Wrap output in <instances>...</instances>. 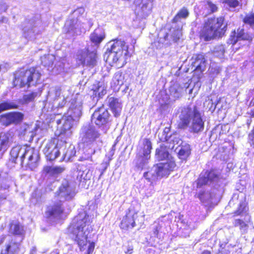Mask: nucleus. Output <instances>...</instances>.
<instances>
[{"label": "nucleus", "instance_id": "1", "mask_svg": "<svg viewBox=\"0 0 254 254\" xmlns=\"http://www.w3.org/2000/svg\"><path fill=\"white\" fill-rule=\"evenodd\" d=\"M169 157L168 148L164 145H160L156 149L155 158L158 161L166 160L167 162L154 165L148 171L144 173L143 177L152 183L169 175L176 167L175 162L169 160Z\"/></svg>", "mask_w": 254, "mask_h": 254}, {"label": "nucleus", "instance_id": "2", "mask_svg": "<svg viewBox=\"0 0 254 254\" xmlns=\"http://www.w3.org/2000/svg\"><path fill=\"white\" fill-rule=\"evenodd\" d=\"M10 160L14 163L19 162L25 170H34L38 166L39 151L27 145H16L12 148L10 152Z\"/></svg>", "mask_w": 254, "mask_h": 254}, {"label": "nucleus", "instance_id": "3", "mask_svg": "<svg viewBox=\"0 0 254 254\" xmlns=\"http://www.w3.org/2000/svg\"><path fill=\"white\" fill-rule=\"evenodd\" d=\"M178 127L187 129L190 132L197 133L204 128V122L201 114L196 106H187L180 108L178 111Z\"/></svg>", "mask_w": 254, "mask_h": 254}, {"label": "nucleus", "instance_id": "4", "mask_svg": "<svg viewBox=\"0 0 254 254\" xmlns=\"http://www.w3.org/2000/svg\"><path fill=\"white\" fill-rule=\"evenodd\" d=\"M92 219V215L88 214L86 211H83L74 218L68 228V232L72 234L73 239L77 242L81 251L85 249L84 247L87 242L88 233L84 231V227L91 223Z\"/></svg>", "mask_w": 254, "mask_h": 254}, {"label": "nucleus", "instance_id": "5", "mask_svg": "<svg viewBox=\"0 0 254 254\" xmlns=\"http://www.w3.org/2000/svg\"><path fill=\"white\" fill-rule=\"evenodd\" d=\"M100 135V134L93 126L86 125L82 128L81 137L83 147L82 150V155L79 158V161H92V156L96 152V140Z\"/></svg>", "mask_w": 254, "mask_h": 254}, {"label": "nucleus", "instance_id": "6", "mask_svg": "<svg viewBox=\"0 0 254 254\" xmlns=\"http://www.w3.org/2000/svg\"><path fill=\"white\" fill-rule=\"evenodd\" d=\"M227 25L223 16L208 18L205 22L200 32V37L204 41H208L216 37H222L226 31Z\"/></svg>", "mask_w": 254, "mask_h": 254}, {"label": "nucleus", "instance_id": "7", "mask_svg": "<svg viewBox=\"0 0 254 254\" xmlns=\"http://www.w3.org/2000/svg\"><path fill=\"white\" fill-rule=\"evenodd\" d=\"M57 198L52 204L50 205L47 208L45 212V216L48 221L52 224L60 223L62 220L64 208V185L59 188V190L55 193Z\"/></svg>", "mask_w": 254, "mask_h": 254}, {"label": "nucleus", "instance_id": "8", "mask_svg": "<svg viewBox=\"0 0 254 254\" xmlns=\"http://www.w3.org/2000/svg\"><path fill=\"white\" fill-rule=\"evenodd\" d=\"M81 104L77 98L71 99L69 108L64 114V136L71 135V129L81 115Z\"/></svg>", "mask_w": 254, "mask_h": 254}, {"label": "nucleus", "instance_id": "9", "mask_svg": "<svg viewBox=\"0 0 254 254\" xmlns=\"http://www.w3.org/2000/svg\"><path fill=\"white\" fill-rule=\"evenodd\" d=\"M109 46L110 48H108L104 55V59L111 65L116 63L122 57H126L128 55V46L124 41L115 39L110 42Z\"/></svg>", "mask_w": 254, "mask_h": 254}, {"label": "nucleus", "instance_id": "10", "mask_svg": "<svg viewBox=\"0 0 254 254\" xmlns=\"http://www.w3.org/2000/svg\"><path fill=\"white\" fill-rule=\"evenodd\" d=\"M41 73L35 68L32 67L25 72H21L13 81L15 86L27 88L42 83Z\"/></svg>", "mask_w": 254, "mask_h": 254}, {"label": "nucleus", "instance_id": "11", "mask_svg": "<svg viewBox=\"0 0 254 254\" xmlns=\"http://www.w3.org/2000/svg\"><path fill=\"white\" fill-rule=\"evenodd\" d=\"M151 149L152 143L150 140L147 138L143 139L142 145L137 150L136 158L134 160L135 167L138 170L145 169L148 166Z\"/></svg>", "mask_w": 254, "mask_h": 254}, {"label": "nucleus", "instance_id": "12", "mask_svg": "<svg viewBox=\"0 0 254 254\" xmlns=\"http://www.w3.org/2000/svg\"><path fill=\"white\" fill-rule=\"evenodd\" d=\"M21 27L24 37L31 40H35L42 30L40 19H26L22 24Z\"/></svg>", "mask_w": 254, "mask_h": 254}, {"label": "nucleus", "instance_id": "13", "mask_svg": "<svg viewBox=\"0 0 254 254\" xmlns=\"http://www.w3.org/2000/svg\"><path fill=\"white\" fill-rule=\"evenodd\" d=\"M97 55L96 51L90 48L88 46L84 49L79 50L76 54V60L83 66L93 67L96 65Z\"/></svg>", "mask_w": 254, "mask_h": 254}, {"label": "nucleus", "instance_id": "14", "mask_svg": "<svg viewBox=\"0 0 254 254\" xmlns=\"http://www.w3.org/2000/svg\"><path fill=\"white\" fill-rule=\"evenodd\" d=\"M110 117L108 110L102 106L95 110L91 117V121L99 127H102L104 132L106 133L110 127Z\"/></svg>", "mask_w": 254, "mask_h": 254}, {"label": "nucleus", "instance_id": "15", "mask_svg": "<svg viewBox=\"0 0 254 254\" xmlns=\"http://www.w3.org/2000/svg\"><path fill=\"white\" fill-rule=\"evenodd\" d=\"M245 203H240L239 207L235 212L236 215L244 216V219H236L233 223L235 227H239L240 230L243 233H246L249 228V223L251 222V216L247 213Z\"/></svg>", "mask_w": 254, "mask_h": 254}, {"label": "nucleus", "instance_id": "16", "mask_svg": "<svg viewBox=\"0 0 254 254\" xmlns=\"http://www.w3.org/2000/svg\"><path fill=\"white\" fill-rule=\"evenodd\" d=\"M62 141L59 142L58 139H54L48 143L43 149L48 160L53 161L60 154V149L62 146Z\"/></svg>", "mask_w": 254, "mask_h": 254}, {"label": "nucleus", "instance_id": "17", "mask_svg": "<svg viewBox=\"0 0 254 254\" xmlns=\"http://www.w3.org/2000/svg\"><path fill=\"white\" fill-rule=\"evenodd\" d=\"M24 115L19 112H12L0 116V122L5 126L11 124H17L22 122Z\"/></svg>", "mask_w": 254, "mask_h": 254}, {"label": "nucleus", "instance_id": "18", "mask_svg": "<svg viewBox=\"0 0 254 254\" xmlns=\"http://www.w3.org/2000/svg\"><path fill=\"white\" fill-rule=\"evenodd\" d=\"M219 177L213 170L202 173L197 180V187L200 188L203 185H213L218 183Z\"/></svg>", "mask_w": 254, "mask_h": 254}, {"label": "nucleus", "instance_id": "19", "mask_svg": "<svg viewBox=\"0 0 254 254\" xmlns=\"http://www.w3.org/2000/svg\"><path fill=\"white\" fill-rule=\"evenodd\" d=\"M91 92L90 98L92 100V103L90 105L93 107L97 104L99 99L102 98L106 94L107 90L103 83L99 82L97 86L94 87Z\"/></svg>", "mask_w": 254, "mask_h": 254}, {"label": "nucleus", "instance_id": "20", "mask_svg": "<svg viewBox=\"0 0 254 254\" xmlns=\"http://www.w3.org/2000/svg\"><path fill=\"white\" fill-rule=\"evenodd\" d=\"M13 141L11 132H1L0 133V155H2L9 147Z\"/></svg>", "mask_w": 254, "mask_h": 254}, {"label": "nucleus", "instance_id": "21", "mask_svg": "<svg viewBox=\"0 0 254 254\" xmlns=\"http://www.w3.org/2000/svg\"><path fill=\"white\" fill-rule=\"evenodd\" d=\"M114 116L117 117L120 115L122 109V104L119 98L108 96L106 100Z\"/></svg>", "mask_w": 254, "mask_h": 254}, {"label": "nucleus", "instance_id": "22", "mask_svg": "<svg viewBox=\"0 0 254 254\" xmlns=\"http://www.w3.org/2000/svg\"><path fill=\"white\" fill-rule=\"evenodd\" d=\"M191 61V65L194 67V70L199 71L201 72L205 70L207 61L203 55H195L192 57Z\"/></svg>", "mask_w": 254, "mask_h": 254}, {"label": "nucleus", "instance_id": "23", "mask_svg": "<svg viewBox=\"0 0 254 254\" xmlns=\"http://www.w3.org/2000/svg\"><path fill=\"white\" fill-rule=\"evenodd\" d=\"M105 37V33L102 29L98 28L91 34L90 39L92 44L91 49L96 51L100 43L103 41Z\"/></svg>", "mask_w": 254, "mask_h": 254}, {"label": "nucleus", "instance_id": "24", "mask_svg": "<svg viewBox=\"0 0 254 254\" xmlns=\"http://www.w3.org/2000/svg\"><path fill=\"white\" fill-rule=\"evenodd\" d=\"M252 37L251 35L245 32L243 29L239 28L237 30V33L235 32L232 33L229 40V43L230 44L234 45L238 41L240 40L250 41L252 40Z\"/></svg>", "mask_w": 254, "mask_h": 254}, {"label": "nucleus", "instance_id": "25", "mask_svg": "<svg viewBox=\"0 0 254 254\" xmlns=\"http://www.w3.org/2000/svg\"><path fill=\"white\" fill-rule=\"evenodd\" d=\"M181 28L182 27L179 26L177 29H175L174 28H171L170 29V35L167 33L163 39H160L159 42H161L162 44H163V43L166 40H169L170 44H172V43L178 42L182 35Z\"/></svg>", "mask_w": 254, "mask_h": 254}, {"label": "nucleus", "instance_id": "26", "mask_svg": "<svg viewBox=\"0 0 254 254\" xmlns=\"http://www.w3.org/2000/svg\"><path fill=\"white\" fill-rule=\"evenodd\" d=\"M137 217V213L129 211L123 218L121 223V228L122 229L132 228L135 226V219Z\"/></svg>", "mask_w": 254, "mask_h": 254}, {"label": "nucleus", "instance_id": "27", "mask_svg": "<svg viewBox=\"0 0 254 254\" xmlns=\"http://www.w3.org/2000/svg\"><path fill=\"white\" fill-rule=\"evenodd\" d=\"M201 8L200 9V13L204 16L216 12L218 10V7L216 4L213 3L210 0H206L202 2Z\"/></svg>", "mask_w": 254, "mask_h": 254}, {"label": "nucleus", "instance_id": "28", "mask_svg": "<svg viewBox=\"0 0 254 254\" xmlns=\"http://www.w3.org/2000/svg\"><path fill=\"white\" fill-rule=\"evenodd\" d=\"M76 183L69 182L68 179L66 184L64 185V201L71 200L74 197L76 193Z\"/></svg>", "mask_w": 254, "mask_h": 254}, {"label": "nucleus", "instance_id": "29", "mask_svg": "<svg viewBox=\"0 0 254 254\" xmlns=\"http://www.w3.org/2000/svg\"><path fill=\"white\" fill-rule=\"evenodd\" d=\"M219 191L217 189H213L207 190L201 192L199 194V198L201 201L206 202H211L214 199L219 196Z\"/></svg>", "mask_w": 254, "mask_h": 254}, {"label": "nucleus", "instance_id": "30", "mask_svg": "<svg viewBox=\"0 0 254 254\" xmlns=\"http://www.w3.org/2000/svg\"><path fill=\"white\" fill-rule=\"evenodd\" d=\"M189 14L188 9L185 7H183L178 12L177 14L173 19V23L178 24L179 27H182L183 23L181 20L186 19L189 16Z\"/></svg>", "mask_w": 254, "mask_h": 254}, {"label": "nucleus", "instance_id": "31", "mask_svg": "<svg viewBox=\"0 0 254 254\" xmlns=\"http://www.w3.org/2000/svg\"><path fill=\"white\" fill-rule=\"evenodd\" d=\"M170 96L176 100L182 96L184 88L177 82L174 83L170 86L169 89Z\"/></svg>", "mask_w": 254, "mask_h": 254}, {"label": "nucleus", "instance_id": "32", "mask_svg": "<svg viewBox=\"0 0 254 254\" xmlns=\"http://www.w3.org/2000/svg\"><path fill=\"white\" fill-rule=\"evenodd\" d=\"M9 232L16 235H22L24 233L23 226L16 221H12L10 225Z\"/></svg>", "mask_w": 254, "mask_h": 254}, {"label": "nucleus", "instance_id": "33", "mask_svg": "<svg viewBox=\"0 0 254 254\" xmlns=\"http://www.w3.org/2000/svg\"><path fill=\"white\" fill-rule=\"evenodd\" d=\"M43 171L44 173L49 174L52 176H56L62 173L63 168L59 166H46L43 168Z\"/></svg>", "mask_w": 254, "mask_h": 254}, {"label": "nucleus", "instance_id": "34", "mask_svg": "<svg viewBox=\"0 0 254 254\" xmlns=\"http://www.w3.org/2000/svg\"><path fill=\"white\" fill-rule=\"evenodd\" d=\"M190 154V146L189 144L182 145L179 151L178 156L182 160H186Z\"/></svg>", "mask_w": 254, "mask_h": 254}, {"label": "nucleus", "instance_id": "35", "mask_svg": "<svg viewBox=\"0 0 254 254\" xmlns=\"http://www.w3.org/2000/svg\"><path fill=\"white\" fill-rule=\"evenodd\" d=\"M55 57L52 55H45L41 58L42 64L44 66L48 67V70L50 67L52 66Z\"/></svg>", "mask_w": 254, "mask_h": 254}, {"label": "nucleus", "instance_id": "36", "mask_svg": "<svg viewBox=\"0 0 254 254\" xmlns=\"http://www.w3.org/2000/svg\"><path fill=\"white\" fill-rule=\"evenodd\" d=\"M241 16L243 17V22L254 29V13H247L244 16Z\"/></svg>", "mask_w": 254, "mask_h": 254}, {"label": "nucleus", "instance_id": "37", "mask_svg": "<svg viewBox=\"0 0 254 254\" xmlns=\"http://www.w3.org/2000/svg\"><path fill=\"white\" fill-rule=\"evenodd\" d=\"M83 174H85V171L81 170V168H77V170L74 172V175L72 177V179L69 180V182L75 183L76 185L79 184L82 180Z\"/></svg>", "mask_w": 254, "mask_h": 254}, {"label": "nucleus", "instance_id": "38", "mask_svg": "<svg viewBox=\"0 0 254 254\" xmlns=\"http://www.w3.org/2000/svg\"><path fill=\"white\" fill-rule=\"evenodd\" d=\"M41 91L42 90L39 89L37 91H34L29 94L24 95L23 97V100L26 103L32 102L36 97L41 95Z\"/></svg>", "mask_w": 254, "mask_h": 254}, {"label": "nucleus", "instance_id": "39", "mask_svg": "<svg viewBox=\"0 0 254 254\" xmlns=\"http://www.w3.org/2000/svg\"><path fill=\"white\" fill-rule=\"evenodd\" d=\"M223 3H225L226 8L230 11H235L236 8L240 5L238 0H224Z\"/></svg>", "mask_w": 254, "mask_h": 254}, {"label": "nucleus", "instance_id": "40", "mask_svg": "<svg viewBox=\"0 0 254 254\" xmlns=\"http://www.w3.org/2000/svg\"><path fill=\"white\" fill-rule=\"evenodd\" d=\"M124 77L120 71L116 72L113 76L112 82L116 86H121L124 83Z\"/></svg>", "mask_w": 254, "mask_h": 254}, {"label": "nucleus", "instance_id": "41", "mask_svg": "<svg viewBox=\"0 0 254 254\" xmlns=\"http://www.w3.org/2000/svg\"><path fill=\"white\" fill-rule=\"evenodd\" d=\"M18 106L13 102H3L0 103V113L9 109H17Z\"/></svg>", "mask_w": 254, "mask_h": 254}, {"label": "nucleus", "instance_id": "42", "mask_svg": "<svg viewBox=\"0 0 254 254\" xmlns=\"http://www.w3.org/2000/svg\"><path fill=\"white\" fill-rule=\"evenodd\" d=\"M75 153L76 151L74 146L72 144L69 145L66 153L64 154V160L66 158L67 161H72V158L75 155Z\"/></svg>", "mask_w": 254, "mask_h": 254}, {"label": "nucleus", "instance_id": "43", "mask_svg": "<svg viewBox=\"0 0 254 254\" xmlns=\"http://www.w3.org/2000/svg\"><path fill=\"white\" fill-rule=\"evenodd\" d=\"M12 182L8 179L0 178V193L1 191L7 190Z\"/></svg>", "mask_w": 254, "mask_h": 254}, {"label": "nucleus", "instance_id": "44", "mask_svg": "<svg viewBox=\"0 0 254 254\" xmlns=\"http://www.w3.org/2000/svg\"><path fill=\"white\" fill-rule=\"evenodd\" d=\"M18 244H13L12 245L11 244H8L6 246V248L4 250H2V254H8L10 252L14 253L16 251V249L18 248Z\"/></svg>", "mask_w": 254, "mask_h": 254}, {"label": "nucleus", "instance_id": "45", "mask_svg": "<svg viewBox=\"0 0 254 254\" xmlns=\"http://www.w3.org/2000/svg\"><path fill=\"white\" fill-rule=\"evenodd\" d=\"M225 53V48L223 45L216 46L213 51V54L215 56L219 58H222Z\"/></svg>", "mask_w": 254, "mask_h": 254}, {"label": "nucleus", "instance_id": "46", "mask_svg": "<svg viewBox=\"0 0 254 254\" xmlns=\"http://www.w3.org/2000/svg\"><path fill=\"white\" fill-rule=\"evenodd\" d=\"M77 20H72L71 23L70 24V28L67 31V33H71L72 35L74 34H77V27L75 26L76 25H77Z\"/></svg>", "mask_w": 254, "mask_h": 254}, {"label": "nucleus", "instance_id": "47", "mask_svg": "<svg viewBox=\"0 0 254 254\" xmlns=\"http://www.w3.org/2000/svg\"><path fill=\"white\" fill-rule=\"evenodd\" d=\"M41 200V196L37 194V191H34L32 193L30 199L31 203L34 205L39 203Z\"/></svg>", "mask_w": 254, "mask_h": 254}, {"label": "nucleus", "instance_id": "48", "mask_svg": "<svg viewBox=\"0 0 254 254\" xmlns=\"http://www.w3.org/2000/svg\"><path fill=\"white\" fill-rule=\"evenodd\" d=\"M57 124L58 125V129L56 134H59V135H62L64 133V125H62V120H58L57 121Z\"/></svg>", "mask_w": 254, "mask_h": 254}, {"label": "nucleus", "instance_id": "49", "mask_svg": "<svg viewBox=\"0 0 254 254\" xmlns=\"http://www.w3.org/2000/svg\"><path fill=\"white\" fill-rule=\"evenodd\" d=\"M159 138L160 140L162 142L165 141H169L172 140V136L171 135H167V134H164L163 132L161 134L160 133L158 135Z\"/></svg>", "mask_w": 254, "mask_h": 254}, {"label": "nucleus", "instance_id": "50", "mask_svg": "<svg viewBox=\"0 0 254 254\" xmlns=\"http://www.w3.org/2000/svg\"><path fill=\"white\" fill-rule=\"evenodd\" d=\"M8 7V5L3 0H0V14L5 12Z\"/></svg>", "mask_w": 254, "mask_h": 254}, {"label": "nucleus", "instance_id": "51", "mask_svg": "<svg viewBox=\"0 0 254 254\" xmlns=\"http://www.w3.org/2000/svg\"><path fill=\"white\" fill-rule=\"evenodd\" d=\"M84 12V9L83 7H79L77 8L73 11V14L74 15H77L78 14L82 15Z\"/></svg>", "mask_w": 254, "mask_h": 254}, {"label": "nucleus", "instance_id": "52", "mask_svg": "<svg viewBox=\"0 0 254 254\" xmlns=\"http://www.w3.org/2000/svg\"><path fill=\"white\" fill-rule=\"evenodd\" d=\"M94 247H95L94 243H90L88 247L87 254H91L93 252V251L94 249Z\"/></svg>", "mask_w": 254, "mask_h": 254}, {"label": "nucleus", "instance_id": "53", "mask_svg": "<svg viewBox=\"0 0 254 254\" xmlns=\"http://www.w3.org/2000/svg\"><path fill=\"white\" fill-rule=\"evenodd\" d=\"M133 247L132 246H128L126 247V250H125V252L127 254H131L132 253Z\"/></svg>", "mask_w": 254, "mask_h": 254}, {"label": "nucleus", "instance_id": "54", "mask_svg": "<svg viewBox=\"0 0 254 254\" xmlns=\"http://www.w3.org/2000/svg\"><path fill=\"white\" fill-rule=\"evenodd\" d=\"M84 171H85V174H83V177L84 176V177H82V179H84V180L89 179V177H88V174L89 173V170H88L87 169H85Z\"/></svg>", "mask_w": 254, "mask_h": 254}, {"label": "nucleus", "instance_id": "55", "mask_svg": "<svg viewBox=\"0 0 254 254\" xmlns=\"http://www.w3.org/2000/svg\"><path fill=\"white\" fill-rule=\"evenodd\" d=\"M8 21V19L6 17L3 16L0 19V23H7Z\"/></svg>", "mask_w": 254, "mask_h": 254}, {"label": "nucleus", "instance_id": "56", "mask_svg": "<svg viewBox=\"0 0 254 254\" xmlns=\"http://www.w3.org/2000/svg\"><path fill=\"white\" fill-rule=\"evenodd\" d=\"M170 129L169 127H165L163 131L164 134H167V135H171L170 134Z\"/></svg>", "mask_w": 254, "mask_h": 254}, {"label": "nucleus", "instance_id": "57", "mask_svg": "<svg viewBox=\"0 0 254 254\" xmlns=\"http://www.w3.org/2000/svg\"><path fill=\"white\" fill-rule=\"evenodd\" d=\"M6 64V65L5 66H2V69L1 71H2L3 72H5L7 70V69L9 65L7 64Z\"/></svg>", "mask_w": 254, "mask_h": 254}, {"label": "nucleus", "instance_id": "58", "mask_svg": "<svg viewBox=\"0 0 254 254\" xmlns=\"http://www.w3.org/2000/svg\"><path fill=\"white\" fill-rule=\"evenodd\" d=\"M56 96L59 97L61 94V90L58 89L56 91Z\"/></svg>", "mask_w": 254, "mask_h": 254}, {"label": "nucleus", "instance_id": "59", "mask_svg": "<svg viewBox=\"0 0 254 254\" xmlns=\"http://www.w3.org/2000/svg\"><path fill=\"white\" fill-rule=\"evenodd\" d=\"M59 254V251L58 250H56L52 252H51V254Z\"/></svg>", "mask_w": 254, "mask_h": 254}, {"label": "nucleus", "instance_id": "60", "mask_svg": "<svg viewBox=\"0 0 254 254\" xmlns=\"http://www.w3.org/2000/svg\"><path fill=\"white\" fill-rule=\"evenodd\" d=\"M77 168H81V170H84L85 169H87L85 166H80L79 165L78 166Z\"/></svg>", "mask_w": 254, "mask_h": 254}, {"label": "nucleus", "instance_id": "61", "mask_svg": "<svg viewBox=\"0 0 254 254\" xmlns=\"http://www.w3.org/2000/svg\"><path fill=\"white\" fill-rule=\"evenodd\" d=\"M35 252H36V248L35 247H33L31 251L30 254H34V253Z\"/></svg>", "mask_w": 254, "mask_h": 254}, {"label": "nucleus", "instance_id": "62", "mask_svg": "<svg viewBox=\"0 0 254 254\" xmlns=\"http://www.w3.org/2000/svg\"><path fill=\"white\" fill-rule=\"evenodd\" d=\"M202 254H210V252H209V251H204Z\"/></svg>", "mask_w": 254, "mask_h": 254}, {"label": "nucleus", "instance_id": "63", "mask_svg": "<svg viewBox=\"0 0 254 254\" xmlns=\"http://www.w3.org/2000/svg\"><path fill=\"white\" fill-rule=\"evenodd\" d=\"M215 254H226L222 251H221V252L219 251V252L216 253Z\"/></svg>", "mask_w": 254, "mask_h": 254}, {"label": "nucleus", "instance_id": "64", "mask_svg": "<svg viewBox=\"0 0 254 254\" xmlns=\"http://www.w3.org/2000/svg\"><path fill=\"white\" fill-rule=\"evenodd\" d=\"M252 116L254 117V109L252 111Z\"/></svg>", "mask_w": 254, "mask_h": 254}]
</instances>
